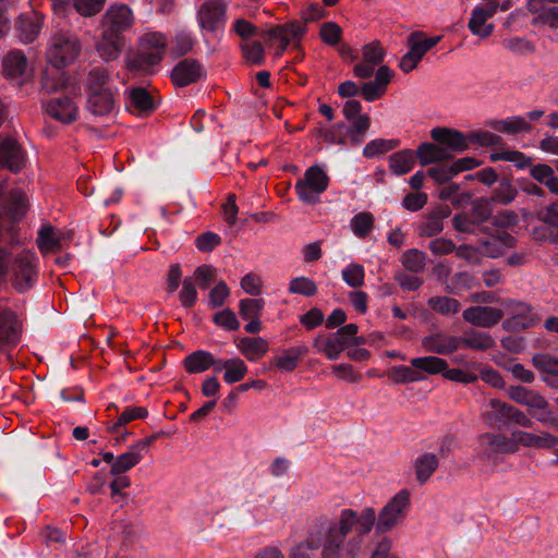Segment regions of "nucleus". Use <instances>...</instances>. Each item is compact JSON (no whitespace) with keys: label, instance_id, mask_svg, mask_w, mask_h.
<instances>
[{"label":"nucleus","instance_id":"obj_1","mask_svg":"<svg viewBox=\"0 0 558 558\" xmlns=\"http://www.w3.org/2000/svg\"><path fill=\"white\" fill-rule=\"evenodd\" d=\"M375 520L372 508L364 509L360 515L352 509L341 510L337 519L318 515L308 523L307 545L312 549L322 548L320 558H342L344 542L352 529L355 526L359 535H365Z\"/></svg>","mask_w":558,"mask_h":558},{"label":"nucleus","instance_id":"obj_2","mask_svg":"<svg viewBox=\"0 0 558 558\" xmlns=\"http://www.w3.org/2000/svg\"><path fill=\"white\" fill-rule=\"evenodd\" d=\"M10 278L11 286L20 293L34 288L38 280V257L23 248L19 240L11 236L9 244L0 245V279Z\"/></svg>","mask_w":558,"mask_h":558},{"label":"nucleus","instance_id":"obj_3","mask_svg":"<svg viewBox=\"0 0 558 558\" xmlns=\"http://www.w3.org/2000/svg\"><path fill=\"white\" fill-rule=\"evenodd\" d=\"M165 49L166 38L161 33H146L138 38L136 51L126 59V68L130 71L147 73L161 61Z\"/></svg>","mask_w":558,"mask_h":558},{"label":"nucleus","instance_id":"obj_4","mask_svg":"<svg viewBox=\"0 0 558 558\" xmlns=\"http://www.w3.org/2000/svg\"><path fill=\"white\" fill-rule=\"evenodd\" d=\"M81 50L82 45L75 34L60 31L51 36L47 58L52 66L61 69L73 63Z\"/></svg>","mask_w":558,"mask_h":558},{"label":"nucleus","instance_id":"obj_5","mask_svg":"<svg viewBox=\"0 0 558 558\" xmlns=\"http://www.w3.org/2000/svg\"><path fill=\"white\" fill-rule=\"evenodd\" d=\"M504 316L507 318L502 327L509 331L524 330L534 327L541 322V317L534 312L531 304L513 299H506L501 302Z\"/></svg>","mask_w":558,"mask_h":558},{"label":"nucleus","instance_id":"obj_6","mask_svg":"<svg viewBox=\"0 0 558 558\" xmlns=\"http://www.w3.org/2000/svg\"><path fill=\"white\" fill-rule=\"evenodd\" d=\"M328 185L327 173L319 166H312L305 171L303 179L295 183V192L303 203L316 204Z\"/></svg>","mask_w":558,"mask_h":558},{"label":"nucleus","instance_id":"obj_7","mask_svg":"<svg viewBox=\"0 0 558 558\" xmlns=\"http://www.w3.org/2000/svg\"><path fill=\"white\" fill-rule=\"evenodd\" d=\"M440 40L439 36L426 37L423 32H413L408 36L409 51L401 58L399 68L404 73H410L416 68L424 54L435 47Z\"/></svg>","mask_w":558,"mask_h":558},{"label":"nucleus","instance_id":"obj_8","mask_svg":"<svg viewBox=\"0 0 558 558\" xmlns=\"http://www.w3.org/2000/svg\"><path fill=\"white\" fill-rule=\"evenodd\" d=\"M356 324H348L329 336H319L314 341V347L324 353L329 360L338 359L339 354L350 345V339L357 333Z\"/></svg>","mask_w":558,"mask_h":558},{"label":"nucleus","instance_id":"obj_9","mask_svg":"<svg viewBox=\"0 0 558 558\" xmlns=\"http://www.w3.org/2000/svg\"><path fill=\"white\" fill-rule=\"evenodd\" d=\"M342 113L349 122L345 132L350 136L351 143L354 145L362 143L371 126V119L367 114L362 113L361 102L354 99L348 100L343 106Z\"/></svg>","mask_w":558,"mask_h":558},{"label":"nucleus","instance_id":"obj_10","mask_svg":"<svg viewBox=\"0 0 558 558\" xmlns=\"http://www.w3.org/2000/svg\"><path fill=\"white\" fill-rule=\"evenodd\" d=\"M134 24L132 10L123 3L111 4L101 17V29L113 35L124 36Z\"/></svg>","mask_w":558,"mask_h":558},{"label":"nucleus","instance_id":"obj_11","mask_svg":"<svg viewBox=\"0 0 558 558\" xmlns=\"http://www.w3.org/2000/svg\"><path fill=\"white\" fill-rule=\"evenodd\" d=\"M305 33L304 25L288 23L263 31L260 36L270 45L278 44L276 56L280 57L293 39H300Z\"/></svg>","mask_w":558,"mask_h":558},{"label":"nucleus","instance_id":"obj_12","mask_svg":"<svg viewBox=\"0 0 558 558\" xmlns=\"http://www.w3.org/2000/svg\"><path fill=\"white\" fill-rule=\"evenodd\" d=\"M410 505V493L407 489L399 492L383 508L378 515L377 530L387 532L403 517L404 511Z\"/></svg>","mask_w":558,"mask_h":558},{"label":"nucleus","instance_id":"obj_13","mask_svg":"<svg viewBox=\"0 0 558 558\" xmlns=\"http://www.w3.org/2000/svg\"><path fill=\"white\" fill-rule=\"evenodd\" d=\"M227 3L225 0H206L197 11L199 26L207 32H216L226 22Z\"/></svg>","mask_w":558,"mask_h":558},{"label":"nucleus","instance_id":"obj_14","mask_svg":"<svg viewBox=\"0 0 558 558\" xmlns=\"http://www.w3.org/2000/svg\"><path fill=\"white\" fill-rule=\"evenodd\" d=\"M386 56V51L380 41L374 40L362 48V61L353 68V74L357 78H369L376 69L380 65Z\"/></svg>","mask_w":558,"mask_h":558},{"label":"nucleus","instance_id":"obj_15","mask_svg":"<svg viewBox=\"0 0 558 558\" xmlns=\"http://www.w3.org/2000/svg\"><path fill=\"white\" fill-rule=\"evenodd\" d=\"M482 459H492L498 453H514L515 445H513L512 435L510 437L502 434L484 433L478 437Z\"/></svg>","mask_w":558,"mask_h":558},{"label":"nucleus","instance_id":"obj_16","mask_svg":"<svg viewBox=\"0 0 558 558\" xmlns=\"http://www.w3.org/2000/svg\"><path fill=\"white\" fill-rule=\"evenodd\" d=\"M26 163V153L12 137L0 138V168L19 172Z\"/></svg>","mask_w":558,"mask_h":558},{"label":"nucleus","instance_id":"obj_17","mask_svg":"<svg viewBox=\"0 0 558 558\" xmlns=\"http://www.w3.org/2000/svg\"><path fill=\"white\" fill-rule=\"evenodd\" d=\"M158 435L159 434L153 435L138 441L132 446L128 452L119 456L112 463L110 473L112 475H120L135 466L142 460L144 452L147 451L148 447L158 437Z\"/></svg>","mask_w":558,"mask_h":558},{"label":"nucleus","instance_id":"obj_18","mask_svg":"<svg viewBox=\"0 0 558 558\" xmlns=\"http://www.w3.org/2000/svg\"><path fill=\"white\" fill-rule=\"evenodd\" d=\"M430 137L453 156L469 148V135L449 128H434Z\"/></svg>","mask_w":558,"mask_h":558},{"label":"nucleus","instance_id":"obj_19","mask_svg":"<svg viewBox=\"0 0 558 558\" xmlns=\"http://www.w3.org/2000/svg\"><path fill=\"white\" fill-rule=\"evenodd\" d=\"M463 319L476 327L490 328L504 317V311L492 306L475 305L463 311Z\"/></svg>","mask_w":558,"mask_h":558},{"label":"nucleus","instance_id":"obj_20","mask_svg":"<svg viewBox=\"0 0 558 558\" xmlns=\"http://www.w3.org/2000/svg\"><path fill=\"white\" fill-rule=\"evenodd\" d=\"M421 344L426 352L448 355L460 349L461 340L459 337L449 333L434 332L423 337Z\"/></svg>","mask_w":558,"mask_h":558},{"label":"nucleus","instance_id":"obj_21","mask_svg":"<svg viewBox=\"0 0 558 558\" xmlns=\"http://www.w3.org/2000/svg\"><path fill=\"white\" fill-rule=\"evenodd\" d=\"M512 438L515 452L519 451L520 447L551 449L558 446V438L548 432L533 434L524 430H513Z\"/></svg>","mask_w":558,"mask_h":558},{"label":"nucleus","instance_id":"obj_22","mask_svg":"<svg viewBox=\"0 0 558 558\" xmlns=\"http://www.w3.org/2000/svg\"><path fill=\"white\" fill-rule=\"evenodd\" d=\"M206 77V70L201 61L184 58L177 62V88L196 84Z\"/></svg>","mask_w":558,"mask_h":558},{"label":"nucleus","instance_id":"obj_23","mask_svg":"<svg viewBox=\"0 0 558 558\" xmlns=\"http://www.w3.org/2000/svg\"><path fill=\"white\" fill-rule=\"evenodd\" d=\"M451 210L447 205L434 207L424 216L423 221L417 227L420 236L432 238L444 230V219L450 215Z\"/></svg>","mask_w":558,"mask_h":558},{"label":"nucleus","instance_id":"obj_24","mask_svg":"<svg viewBox=\"0 0 558 558\" xmlns=\"http://www.w3.org/2000/svg\"><path fill=\"white\" fill-rule=\"evenodd\" d=\"M117 89L87 93V110L95 117H106L114 111Z\"/></svg>","mask_w":558,"mask_h":558},{"label":"nucleus","instance_id":"obj_25","mask_svg":"<svg viewBox=\"0 0 558 558\" xmlns=\"http://www.w3.org/2000/svg\"><path fill=\"white\" fill-rule=\"evenodd\" d=\"M125 45V37L118 36L101 29V36L96 43L98 56L106 62L117 60Z\"/></svg>","mask_w":558,"mask_h":558},{"label":"nucleus","instance_id":"obj_26","mask_svg":"<svg viewBox=\"0 0 558 558\" xmlns=\"http://www.w3.org/2000/svg\"><path fill=\"white\" fill-rule=\"evenodd\" d=\"M46 110L51 118L62 123H71L77 116V106L68 96L50 99Z\"/></svg>","mask_w":558,"mask_h":558},{"label":"nucleus","instance_id":"obj_27","mask_svg":"<svg viewBox=\"0 0 558 558\" xmlns=\"http://www.w3.org/2000/svg\"><path fill=\"white\" fill-rule=\"evenodd\" d=\"M3 71L7 77L22 84L28 72V62L25 54L20 50H13L8 53L3 60Z\"/></svg>","mask_w":558,"mask_h":558},{"label":"nucleus","instance_id":"obj_28","mask_svg":"<svg viewBox=\"0 0 558 558\" xmlns=\"http://www.w3.org/2000/svg\"><path fill=\"white\" fill-rule=\"evenodd\" d=\"M43 26V15L32 12L22 14L16 21L19 37L23 43H32L40 33Z\"/></svg>","mask_w":558,"mask_h":558},{"label":"nucleus","instance_id":"obj_29","mask_svg":"<svg viewBox=\"0 0 558 558\" xmlns=\"http://www.w3.org/2000/svg\"><path fill=\"white\" fill-rule=\"evenodd\" d=\"M126 107L130 112L140 117L146 116L155 109L153 97L143 87H133L129 90Z\"/></svg>","mask_w":558,"mask_h":558},{"label":"nucleus","instance_id":"obj_30","mask_svg":"<svg viewBox=\"0 0 558 558\" xmlns=\"http://www.w3.org/2000/svg\"><path fill=\"white\" fill-rule=\"evenodd\" d=\"M84 85L87 93H99L104 89H114L109 71L100 65L94 66L88 71Z\"/></svg>","mask_w":558,"mask_h":558},{"label":"nucleus","instance_id":"obj_31","mask_svg":"<svg viewBox=\"0 0 558 558\" xmlns=\"http://www.w3.org/2000/svg\"><path fill=\"white\" fill-rule=\"evenodd\" d=\"M488 405L490 410L484 414L486 423L490 426H504L510 423L513 405L498 399H490Z\"/></svg>","mask_w":558,"mask_h":558},{"label":"nucleus","instance_id":"obj_32","mask_svg":"<svg viewBox=\"0 0 558 558\" xmlns=\"http://www.w3.org/2000/svg\"><path fill=\"white\" fill-rule=\"evenodd\" d=\"M416 157L422 166H426L449 160L452 158V155L438 143H423L417 147Z\"/></svg>","mask_w":558,"mask_h":558},{"label":"nucleus","instance_id":"obj_33","mask_svg":"<svg viewBox=\"0 0 558 558\" xmlns=\"http://www.w3.org/2000/svg\"><path fill=\"white\" fill-rule=\"evenodd\" d=\"M21 325L11 311L0 313V343H15L19 340Z\"/></svg>","mask_w":558,"mask_h":558},{"label":"nucleus","instance_id":"obj_34","mask_svg":"<svg viewBox=\"0 0 558 558\" xmlns=\"http://www.w3.org/2000/svg\"><path fill=\"white\" fill-rule=\"evenodd\" d=\"M238 349L248 361H257L268 351V343L260 337H245L240 340Z\"/></svg>","mask_w":558,"mask_h":558},{"label":"nucleus","instance_id":"obj_35","mask_svg":"<svg viewBox=\"0 0 558 558\" xmlns=\"http://www.w3.org/2000/svg\"><path fill=\"white\" fill-rule=\"evenodd\" d=\"M211 365H216V359L211 353L203 350L191 353L183 361V366L190 374L203 373Z\"/></svg>","mask_w":558,"mask_h":558},{"label":"nucleus","instance_id":"obj_36","mask_svg":"<svg viewBox=\"0 0 558 558\" xmlns=\"http://www.w3.org/2000/svg\"><path fill=\"white\" fill-rule=\"evenodd\" d=\"M63 238L64 236H58L51 226H43L38 231L36 243L41 254L46 255L51 252L61 251V241Z\"/></svg>","mask_w":558,"mask_h":558},{"label":"nucleus","instance_id":"obj_37","mask_svg":"<svg viewBox=\"0 0 558 558\" xmlns=\"http://www.w3.org/2000/svg\"><path fill=\"white\" fill-rule=\"evenodd\" d=\"M307 352L305 347H293L286 350L281 355L274 357V364L282 372L294 371L300 362V359Z\"/></svg>","mask_w":558,"mask_h":558},{"label":"nucleus","instance_id":"obj_38","mask_svg":"<svg viewBox=\"0 0 558 558\" xmlns=\"http://www.w3.org/2000/svg\"><path fill=\"white\" fill-rule=\"evenodd\" d=\"M415 165V155L410 149L400 150L389 157V168L396 175L409 173Z\"/></svg>","mask_w":558,"mask_h":558},{"label":"nucleus","instance_id":"obj_39","mask_svg":"<svg viewBox=\"0 0 558 558\" xmlns=\"http://www.w3.org/2000/svg\"><path fill=\"white\" fill-rule=\"evenodd\" d=\"M410 363L417 372H425L429 375L442 374L447 368V361L435 355L414 357Z\"/></svg>","mask_w":558,"mask_h":558},{"label":"nucleus","instance_id":"obj_40","mask_svg":"<svg viewBox=\"0 0 558 558\" xmlns=\"http://www.w3.org/2000/svg\"><path fill=\"white\" fill-rule=\"evenodd\" d=\"M530 414L534 416L537 422L547 424L558 430V416L554 415L549 402L543 396L530 409Z\"/></svg>","mask_w":558,"mask_h":558},{"label":"nucleus","instance_id":"obj_41","mask_svg":"<svg viewBox=\"0 0 558 558\" xmlns=\"http://www.w3.org/2000/svg\"><path fill=\"white\" fill-rule=\"evenodd\" d=\"M460 340L461 345L478 351H485L495 345V341L490 335L476 330L464 333Z\"/></svg>","mask_w":558,"mask_h":558},{"label":"nucleus","instance_id":"obj_42","mask_svg":"<svg viewBox=\"0 0 558 558\" xmlns=\"http://www.w3.org/2000/svg\"><path fill=\"white\" fill-rule=\"evenodd\" d=\"M438 468V459L434 453H425L414 461L416 480L425 483Z\"/></svg>","mask_w":558,"mask_h":558},{"label":"nucleus","instance_id":"obj_43","mask_svg":"<svg viewBox=\"0 0 558 558\" xmlns=\"http://www.w3.org/2000/svg\"><path fill=\"white\" fill-rule=\"evenodd\" d=\"M375 218L369 211H361L354 215L350 221V228L360 239L366 238L374 228Z\"/></svg>","mask_w":558,"mask_h":558},{"label":"nucleus","instance_id":"obj_44","mask_svg":"<svg viewBox=\"0 0 558 558\" xmlns=\"http://www.w3.org/2000/svg\"><path fill=\"white\" fill-rule=\"evenodd\" d=\"M221 367H225L223 379L228 384L242 380L247 373V366L239 357L226 360Z\"/></svg>","mask_w":558,"mask_h":558},{"label":"nucleus","instance_id":"obj_45","mask_svg":"<svg viewBox=\"0 0 558 558\" xmlns=\"http://www.w3.org/2000/svg\"><path fill=\"white\" fill-rule=\"evenodd\" d=\"M388 377L397 384L415 383L424 378L422 373L417 372L412 365L393 366L388 372Z\"/></svg>","mask_w":558,"mask_h":558},{"label":"nucleus","instance_id":"obj_46","mask_svg":"<svg viewBox=\"0 0 558 558\" xmlns=\"http://www.w3.org/2000/svg\"><path fill=\"white\" fill-rule=\"evenodd\" d=\"M428 306L436 313L441 315L457 314L461 304L457 299L449 296H434L428 300Z\"/></svg>","mask_w":558,"mask_h":558},{"label":"nucleus","instance_id":"obj_47","mask_svg":"<svg viewBox=\"0 0 558 558\" xmlns=\"http://www.w3.org/2000/svg\"><path fill=\"white\" fill-rule=\"evenodd\" d=\"M486 21L487 20L480 13V7H475L469 21V28L471 33L481 38L489 37L494 31V24H486Z\"/></svg>","mask_w":558,"mask_h":558},{"label":"nucleus","instance_id":"obj_48","mask_svg":"<svg viewBox=\"0 0 558 558\" xmlns=\"http://www.w3.org/2000/svg\"><path fill=\"white\" fill-rule=\"evenodd\" d=\"M401 263L411 272H422L426 266V255L416 248L408 250L402 254Z\"/></svg>","mask_w":558,"mask_h":558},{"label":"nucleus","instance_id":"obj_49","mask_svg":"<svg viewBox=\"0 0 558 558\" xmlns=\"http://www.w3.org/2000/svg\"><path fill=\"white\" fill-rule=\"evenodd\" d=\"M148 411L144 407H129L119 415L117 422L108 428L110 433H119L120 427L126 425L134 420L145 418Z\"/></svg>","mask_w":558,"mask_h":558},{"label":"nucleus","instance_id":"obj_50","mask_svg":"<svg viewBox=\"0 0 558 558\" xmlns=\"http://www.w3.org/2000/svg\"><path fill=\"white\" fill-rule=\"evenodd\" d=\"M533 366L542 374L558 376V357L548 353H538L532 357Z\"/></svg>","mask_w":558,"mask_h":558},{"label":"nucleus","instance_id":"obj_51","mask_svg":"<svg viewBox=\"0 0 558 558\" xmlns=\"http://www.w3.org/2000/svg\"><path fill=\"white\" fill-rule=\"evenodd\" d=\"M518 190L509 180H502L494 190L492 201L498 204L508 205L512 203Z\"/></svg>","mask_w":558,"mask_h":558},{"label":"nucleus","instance_id":"obj_52","mask_svg":"<svg viewBox=\"0 0 558 558\" xmlns=\"http://www.w3.org/2000/svg\"><path fill=\"white\" fill-rule=\"evenodd\" d=\"M364 267L360 264L351 263L342 270V279L351 288H361L364 284Z\"/></svg>","mask_w":558,"mask_h":558},{"label":"nucleus","instance_id":"obj_53","mask_svg":"<svg viewBox=\"0 0 558 558\" xmlns=\"http://www.w3.org/2000/svg\"><path fill=\"white\" fill-rule=\"evenodd\" d=\"M289 292L304 296H313L317 292V286L311 278L296 277L290 281Z\"/></svg>","mask_w":558,"mask_h":558},{"label":"nucleus","instance_id":"obj_54","mask_svg":"<svg viewBox=\"0 0 558 558\" xmlns=\"http://www.w3.org/2000/svg\"><path fill=\"white\" fill-rule=\"evenodd\" d=\"M26 195L20 190H14L10 193V203L8 206V213L13 220H19L25 213L26 209Z\"/></svg>","mask_w":558,"mask_h":558},{"label":"nucleus","instance_id":"obj_55","mask_svg":"<svg viewBox=\"0 0 558 558\" xmlns=\"http://www.w3.org/2000/svg\"><path fill=\"white\" fill-rule=\"evenodd\" d=\"M398 145V142L395 140H374L371 141L363 149V155L366 158H373L379 154H385L387 151L392 150Z\"/></svg>","mask_w":558,"mask_h":558},{"label":"nucleus","instance_id":"obj_56","mask_svg":"<svg viewBox=\"0 0 558 558\" xmlns=\"http://www.w3.org/2000/svg\"><path fill=\"white\" fill-rule=\"evenodd\" d=\"M180 303L183 307H192L196 303L197 300V291L195 287L194 279L192 277H186L182 282V289L179 294Z\"/></svg>","mask_w":558,"mask_h":558},{"label":"nucleus","instance_id":"obj_57","mask_svg":"<svg viewBox=\"0 0 558 558\" xmlns=\"http://www.w3.org/2000/svg\"><path fill=\"white\" fill-rule=\"evenodd\" d=\"M263 307V299H244L240 301L239 312L243 319L258 318Z\"/></svg>","mask_w":558,"mask_h":558},{"label":"nucleus","instance_id":"obj_58","mask_svg":"<svg viewBox=\"0 0 558 558\" xmlns=\"http://www.w3.org/2000/svg\"><path fill=\"white\" fill-rule=\"evenodd\" d=\"M106 0H73V5L78 14L88 17L99 13Z\"/></svg>","mask_w":558,"mask_h":558},{"label":"nucleus","instance_id":"obj_59","mask_svg":"<svg viewBox=\"0 0 558 558\" xmlns=\"http://www.w3.org/2000/svg\"><path fill=\"white\" fill-rule=\"evenodd\" d=\"M241 48L247 62L258 65L264 62V47L259 41L246 43Z\"/></svg>","mask_w":558,"mask_h":558},{"label":"nucleus","instance_id":"obj_60","mask_svg":"<svg viewBox=\"0 0 558 558\" xmlns=\"http://www.w3.org/2000/svg\"><path fill=\"white\" fill-rule=\"evenodd\" d=\"M474 280L469 272H457L451 277L446 289L449 293H457L463 289H471L474 286Z\"/></svg>","mask_w":558,"mask_h":558},{"label":"nucleus","instance_id":"obj_61","mask_svg":"<svg viewBox=\"0 0 558 558\" xmlns=\"http://www.w3.org/2000/svg\"><path fill=\"white\" fill-rule=\"evenodd\" d=\"M341 28L333 22H326L320 27V38L329 46H336L341 39Z\"/></svg>","mask_w":558,"mask_h":558},{"label":"nucleus","instance_id":"obj_62","mask_svg":"<svg viewBox=\"0 0 558 558\" xmlns=\"http://www.w3.org/2000/svg\"><path fill=\"white\" fill-rule=\"evenodd\" d=\"M213 320L216 325L230 331L238 330L240 327V323L235 314L229 308L217 312L214 315Z\"/></svg>","mask_w":558,"mask_h":558},{"label":"nucleus","instance_id":"obj_63","mask_svg":"<svg viewBox=\"0 0 558 558\" xmlns=\"http://www.w3.org/2000/svg\"><path fill=\"white\" fill-rule=\"evenodd\" d=\"M216 269L211 265H202L194 271V282L198 283V287L203 290L207 289L210 283L215 280Z\"/></svg>","mask_w":558,"mask_h":558},{"label":"nucleus","instance_id":"obj_64","mask_svg":"<svg viewBox=\"0 0 558 558\" xmlns=\"http://www.w3.org/2000/svg\"><path fill=\"white\" fill-rule=\"evenodd\" d=\"M539 221L558 228V202L550 203L544 209L537 213Z\"/></svg>","mask_w":558,"mask_h":558}]
</instances>
